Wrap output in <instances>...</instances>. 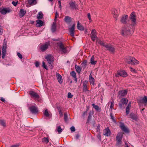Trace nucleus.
Masks as SVG:
<instances>
[{
    "instance_id": "nucleus-18",
    "label": "nucleus",
    "mask_w": 147,
    "mask_h": 147,
    "mask_svg": "<svg viewBox=\"0 0 147 147\" xmlns=\"http://www.w3.org/2000/svg\"><path fill=\"white\" fill-rule=\"evenodd\" d=\"M72 18L68 16H65L64 18V21L67 24H70L72 21Z\"/></svg>"
},
{
    "instance_id": "nucleus-10",
    "label": "nucleus",
    "mask_w": 147,
    "mask_h": 147,
    "mask_svg": "<svg viewBox=\"0 0 147 147\" xmlns=\"http://www.w3.org/2000/svg\"><path fill=\"white\" fill-rule=\"evenodd\" d=\"M119 76L123 77H125L127 76V74L125 71L121 70L120 71H118L117 74L115 75L116 77H119Z\"/></svg>"
},
{
    "instance_id": "nucleus-34",
    "label": "nucleus",
    "mask_w": 147,
    "mask_h": 147,
    "mask_svg": "<svg viewBox=\"0 0 147 147\" xmlns=\"http://www.w3.org/2000/svg\"><path fill=\"white\" fill-rule=\"evenodd\" d=\"M94 58L93 56H92L90 59V63L92 65H95L96 63V61H94Z\"/></svg>"
},
{
    "instance_id": "nucleus-45",
    "label": "nucleus",
    "mask_w": 147,
    "mask_h": 147,
    "mask_svg": "<svg viewBox=\"0 0 147 147\" xmlns=\"http://www.w3.org/2000/svg\"><path fill=\"white\" fill-rule=\"evenodd\" d=\"M64 119L65 122L68 121V117L67 113H65L64 115Z\"/></svg>"
},
{
    "instance_id": "nucleus-23",
    "label": "nucleus",
    "mask_w": 147,
    "mask_h": 147,
    "mask_svg": "<svg viewBox=\"0 0 147 147\" xmlns=\"http://www.w3.org/2000/svg\"><path fill=\"white\" fill-rule=\"evenodd\" d=\"M51 30L53 33L55 32L56 30V23L54 22L52 24L51 28Z\"/></svg>"
},
{
    "instance_id": "nucleus-26",
    "label": "nucleus",
    "mask_w": 147,
    "mask_h": 147,
    "mask_svg": "<svg viewBox=\"0 0 147 147\" xmlns=\"http://www.w3.org/2000/svg\"><path fill=\"white\" fill-rule=\"evenodd\" d=\"M26 13V10L24 9H20L19 15L21 17H22L24 16Z\"/></svg>"
},
{
    "instance_id": "nucleus-44",
    "label": "nucleus",
    "mask_w": 147,
    "mask_h": 147,
    "mask_svg": "<svg viewBox=\"0 0 147 147\" xmlns=\"http://www.w3.org/2000/svg\"><path fill=\"white\" fill-rule=\"evenodd\" d=\"M57 129L59 134H61L62 132V129L61 128V126H59Z\"/></svg>"
},
{
    "instance_id": "nucleus-48",
    "label": "nucleus",
    "mask_w": 147,
    "mask_h": 147,
    "mask_svg": "<svg viewBox=\"0 0 147 147\" xmlns=\"http://www.w3.org/2000/svg\"><path fill=\"white\" fill-rule=\"evenodd\" d=\"M42 67L46 70H48L47 65L45 64V63L43 61L42 62Z\"/></svg>"
},
{
    "instance_id": "nucleus-55",
    "label": "nucleus",
    "mask_w": 147,
    "mask_h": 147,
    "mask_svg": "<svg viewBox=\"0 0 147 147\" xmlns=\"http://www.w3.org/2000/svg\"><path fill=\"white\" fill-rule=\"evenodd\" d=\"M17 55L20 59H21L22 58V55L20 53H18Z\"/></svg>"
},
{
    "instance_id": "nucleus-53",
    "label": "nucleus",
    "mask_w": 147,
    "mask_h": 147,
    "mask_svg": "<svg viewBox=\"0 0 147 147\" xmlns=\"http://www.w3.org/2000/svg\"><path fill=\"white\" fill-rule=\"evenodd\" d=\"M129 68H130V71L131 72H133L135 73H137L136 70H135V69H134L133 68H132V67H130Z\"/></svg>"
},
{
    "instance_id": "nucleus-56",
    "label": "nucleus",
    "mask_w": 147,
    "mask_h": 147,
    "mask_svg": "<svg viewBox=\"0 0 147 147\" xmlns=\"http://www.w3.org/2000/svg\"><path fill=\"white\" fill-rule=\"evenodd\" d=\"M100 124H98L97 126V131H100Z\"/></svg>"
},
{
    "instance_id": "nucleus-38",
    "label": "nucleus",
    "mask_w": 147,
    "mask_h": 147,
    "mask_svg": "<svg viewBox=\"0 0 147 147\" xmlns=\"http://www.w3.org/2000/svg\"><path fill=\"white\" fill-rule=\"evenodd\" d=\"M57 45H58L60 49H61V48H62L63 47H65L63 43L61 41L59 42V43L57 44Z\"/></svg>"
},
{
    "instance_id": "nucleus-37",
    "label": "nucleus",
    "mask_w": 147,
    "mask_h": 147,
    "mask_svg": "<svg viewBox=\"0 0 147 147\" xmlns=\"http://www.w3.org/2000/svg\"><path fill=\"white\" fill-rule=\"evenodd\" d=\"M43 14L41 12H40L38 13L37 16V18L38 19H41L43 17Z\"/></svg>"
},
{
    "instance_id": "nucleus-52",
    "label": "nucleus",
    "mask_w": 147,
    "mask_h": 147,
    "mask_svg": "<svg viewBox=\"0 0 147 147\" xmlns=\"http://www.w3.org/2000/svg\"><path fill=\"white\" fill-rule=\"evenodd\" d=\"M73 96L72 94H71V93L70 92H68V93L67 95V98H71Z\"/></svg>"
},
{
    "instance_id": "nucleus-21",
    "label": "nucleus",
    "mask_w": 147,
    "mask_h": 147,
    "mask_svg": "<svg viewBox=\"0 0 147 147\" xmlns=\"http://www.w3.org/2000/svg\"><path fill=\"white\" fill-rule=\"evenodd\" d=\"M48 48V45L47 44H46L42 45L40 48L42 52H44Z\"/></svg>"
},
{
    "instance_id": "nucleus-40",
    "label": "nucleus",
    "mask_w": 147,
    "mask_h": 147,
    "mask_svg": "<svg viewBox=\"0 0 147 147\" xmlns=\"http://www.w3.org/2000/svg\"><path fill=\"white\" fill-rule=\"evenodd\" d=\"M110 116L111 117V118L112 119V121L116 123V121L114 119V117L113 116L112 113H110Z\"/></svg>"
},
{
    "instance_id": "nucleus-54",
    "label": "nucleus",
    "mask_w": 147,
    "mask_h": 147,
    "mask_svg": "<svg viewBox=\"0 0 147 147\" xmlns=\"http://www.w3.org/2000/svg\"><path fill=\"white\" fill-rule=\"evenodd\" d=\"M70 129L71 131L72 132H74L76 130V129L74 126L71 127L70 128Z\"/></svg>"
},
{
    "instance_id": "nucleus-28",
    "label": "nucleus",
    "mask_w": 147,
    "mask_h": 147,
    "mask_svg": "<svg viewBox=\"0 0 147 147\" xmlns=\"http://www.w3.org/2000/svg\"><path fill=\"white\" fill-rule=\"evenodd\" d=\"M77 28L80 30H84V27L80 24L79 21L78 22L77 25Z\"/></svg>"
},
{
    "instance_id": "nucleus-14",
    "label": "nucleus",
    "mask_w": 147,
    "mask_h": 147,
    "mask_svg": "<svg viewBox=\"0 0 147 147\" xmlns=\"http://www.w3.org/2000/svg\"><path fill=\"white\" fill-rule=\"evenodd\" d=\"M130 118L132 120L137 121L138 119V116L137 114L134 113H131L129 115Z\"/></svg>"
},
{
    "instance_id": "nucleus-62",
    "label": "nucleus",
    "mask_w": 147,
    "mask_h": 147,
    "mask_svg": "<svg viewBox=\"0 0 147 147\" xmlns=\"http://www.w3.org/2000/svg\"><path fill=\"white\" fill-rule=\"evenodd\" d=\"M87 15H88V17L89 20H91V18L90 14V13H88V14Z\"/></svg>"
},
{
    "instance_id": "nucleus-32",
    "label": "nucleus",
    "mask_w": 147,
    "mask_h": 147,
    "mask_svg": "<svg viewBox=\"0 0 147 147\" xmlns=\"http://www.w3.org/2000/svg\"><path fill=\"white\" fill-rule=\"evenodd\" d=\"M60 51L61 54H65L67 52V48L65 47L60 49Z\"/></svg>"
},
{
    "instance_id": "nucleus-9",
    "label": "nucleus",
    "mask_w": 147,
    "mask_h": 147,
    "mask_svg": "<svg viewBox=\"0 0 147 147\" xmlns=\"http://www.w3.org/2000/svg\"><path fill=\"white\" fill-rule=\"evenodd\" d=\"M45 59L47 60L49 65L52 66L54 61L53 56L51 55H49L45 57Z\"/></svg>"
},
{
    "instance_id": "nucleus-46",
    "label": "nucleus",
    "mask_w": 147,
    "mask_h": 147,
    "mask_svg": "<svg viewBox=\"0 0 147 147\" xmlns=\"http://www.w3.org/2000/svg\"><path fill=\"white\" fill-rule=\"evenodd\" d=\"M70 75L73 78H76V73L74 71H72L70 73Z\"/></svg>"
},
{
    "instance_id": "nucleus-47",
    "label": "nucleus",
    "mask_w": 147,
    "mask_h": 147,
    "mask_svg": "<svg viewBox=\"0 0 147 147\" xmlns=\"http://www.w3.org/2000/svg\"><path fill=\"white\" fill-rule=\"evenodd\" d=\"M0 124L1 125L3 126H6L5 122L3 120H0Z\"/></svg>"
},
{
    "instance_id": "nucleus-11",
    "label": "nucleus",
    "mask_w": 147,
    "mask_h": 147,
    "mask_svg": "<svg viewBox=\"0 0 147 147\" xmlns=\"http://www.w3.org/2000/svg\"><path fill=\"white\" fill-rule=\"evenodd\" d=\"M29 93L31 97L37 99H38L39 98V96L38 94L33 91H30L29 92Z\"/></svg>"
},
{
    "instance_id": "nucleus-42",
    "label": "nucleus",
    "mask_w": 147,
    "mask_h": 147,
    "mask_svg": "<svg viewBox=\"0 0 147 147\" xmlns=\"http://www.w3.org/2000/svg\"><path fill=\"white\" fill-rule=\"evenodd\" d=\"M44 115L47 117H49V114L48 111V110L46 109L44 112Z\"/></svg>"
},
{
    "instance_id": "nucleus-7",
    "label": "nucleus",
    "mask_w": 147,
    "mask_h": 147,
    "mask_svg": "<svg viewBox=\"0 0 147 147\" xmlns=\"http://www.w3.org/2000/svg\"><path fill=\"white\" fill-rule=\"evenodd\" d=\"M128 102V100L126 98H122L120 100L119 104V107L121 109L124 107V105H126Z\"/></svg>"
},
{
    "instance_id": "nucleus-41",
    "label": "nucleus",
    "mask_w": 147,
    "mask_h": 147,
    "mask_svg": "<svg viewBox=\"0 0 147 147\" xmlns=\"http://www.w3.org/2000/svg\"><path fill=\"white\" fill-rule=\"evenodd\" d=\"M42 142L47 143L49 142V139L48 138L45 137L42 139Z\"/></svg>"
},
{
    "instance_id": "nucleus-5",
    "label": "nucleus",
    "mask_w": 147,
    "mask_h": 147,
    "mask_svg": "<svg viewBox=\"0 0 147 147\" xmlns=\"http://www.w3.org/2000/svg\"><path fill=\"white\" fill-rule=\"evenodd\" d=\"M29 104L27 105V107H28V109L29 110L30 112L33 114H36L38 112V110L37 106L35 104L34 105L29 106Z\"/></svg>"
},
{
    "instance_id": "nucleus-31",
    "label": "nucleus",
    "mask_w": 147,
    "mask_h": 147,
    "mask_svg": "<svg viewBox=\"0 0 147 147\" xmlns=\"http://www.w3.org/2000/svg\"><path fill=\"white\" fill-rule=\"evenodd\" d=\"M92 106L98 112H100V108H99V106L96 105H95L94 103L92 104Z\"/></svg>"
},
{
    "instance_id": "nucleus-30",
    "label": "nucleus",
    "mask_w": 147,
    "mask_h": 147,
    "mask_svg": "<svg viewBox=\"0 0 147 147\" xmlns=\"http://www.w3.org/2000/svg\"><path fill=\"white\" fill-rule=\"evenodd\" d=\"M71 9H76L77 7L74 3L73 2L69 3Z\"/></svg>"
},
{
    "instance_id": "nucleus-6",
    "label": "nucleus",
    "mask_w": 147,
    "mask_h": 147,
    "mask_svg": "<svg viewBox=\"0 0 147 147\" xmlns=\"http://www.w3.org/2000/svg\"><path fill=\"white\" fill-rule=\"evenodd\" d=\"M3 45L2 47V58L4 59L6 53V49L7 48V41L5 39L3 40Z\"/></svg>"
},
{
    "instance_id": "nucleus-17",
    "label": "nucleus",
    "mask_w": 147,
    "mask_h": 147,
    "mask_svg": "<svg viewBox=\"0 0 147 147\" xmlns=\"http://www.w3.org/2000/svg\"><path fill=\"white\" fill-rule=\"evenodd\" d=\"M128 17L127 15H124L122 16L121 17L120 22L122 23L123 24H126L127 23L126 20H127Z\"/></svg>"
},
{
    "instance_id": "nucleus-43",
    "label": "nucleus",
    "mask_w": 147,
    "mask_h": 147,
    "mask_svg": "<svg viewBox=\"0 0 147 147\" xmlns=\"http://www.w3.org/2000/svg\"><path fill=\"white\" fill-rule=\"evenodd\" d=\"M143 103L146 104L147 103V96H145L142 99Z\"/></svg>"
},
{
    "instance_id": "nucleus-36",
    "label": "nucleus",
    "mask_w": 147,
    "mask_h": 147,
    "mask_svg": "<svg viewBox=\"0 0 147 147\" xmlns=\"http://www.w3.org/2000/svg\"><path fill=\"white\" fill-rule=\"evenodd\" d=\"M96 41L101 45L105 47V46H106V45L105 44V43L103 41H101L100 40L98 39H97Z\"/></svg>"
},
{
    "instance_id": "nucleus-64",
    "label": "nucleus",
    "mask_w": 147,
    "mask_h": 147,
    "mask_svg": "<svg viewBox=\"0 0 147 147\" xmlns=\"http://www.w3.org/2000/svg\"><path fill=\"white\" fill-rule=\"evenodd\" d=\"M59 14L58 13L57 11L56 12H55V18H56V19H57V17L59 16Z\"/></svg>"
},
{
    "instance_id": "nucleus-8",
    "label": "nucleus",
    "mask_w": 147,
    "mask_h": 147,
    "mask_svg": "<svg viewBox=\"0 0 147 147\" xmlns=\"http://www.w3.org/2000/svg\"><path fill=\"white\" fill-rule=\"evenodd\" d=\"M11 11V9L9 7H1L0 8V12L3 15L6 14L7 13H9Z\"/></svg>"
},
{
    "instance_id": "nucleus-39",
    "label": "nucleus",
    "mask_w": 147,
    "mask_h": 147,
    "mask_svg": "<svg viewBox=\"0 0 147 147\" xmlns=\"http://www.w3.org/2000/svg\"><path fill=\"white\" fill-rule=\"evenodd\" d=\"M36 0H28V3L30 4H33L34 3V4L36 3Z\"/></svg>"
},
{
    "instance_id": "nucleus-4",
    "label": "nucleus",
    "mask_w": 147,
    "mask_h": 147,
    "mask_svg": "<svg viewBox=\"0 0 147 147\" xmlns=\"http://www.w3.org/2000/svg\"><path fill=\"white\" fill-rule=\"evenodd\" d=\"M126 62L129 64H131L135 65L139 63V62L134 58L129 56L127 59Z\"/></svg>"
},
{
    "instance_id": "nucleus-58",
    "label": "nucleus",
    "mask_w": 147,
    "mask_h": 147,
    "mask_svg": "<svg viewBox=\"0 0 147 147\" xmlns=\"http://www.w3.org/2000/svg\"><path fill=\"white\" fill-rule=\"evenodd\" d=\"M35 64V66L36 67H38L39 65V63L38 61H37L36 62Z\"/></svg>"
},
{
    "instance_id": "nucleus-63",
    "label": "nucleus",
    "mask_w": 147,
    "mask_h": 147,
    "mask_svg": "<svg viewBox=\"0 0 147 147\" xmlns=\"http://www.w3.org/2000/svg\"><path fill=\"white\" fill-rule=\"evenodd\" d=\"M19 146V145L18 144H16L12 145L10 147H18Z\"/></svg>"
},
{
    "instance_id": "nucleus-12",
    "label": "nucleus",
    "mask_w": 147,
    "mask_h": 147,
    "mask_svg": "<svg viewBox=\"0 0 147 147\" xmlns=\"http://www.w3.org/2000/svg\"><path fill=\"white\" fill-rule=\"evenodd\" d=\"M90 37L92 40L94 41L97 37L96 32V30L94 29H93L92 30L90 34Z\"/></svg>"
},
{
    "instance_id": "nucleus-3",
    "label": "nucleus",
    "mask_w": 147,
    "mask_h": 147,
    "mask_svg": "<svg viewBox=\"0 0 147 147\" xmlns=\"http://www.w3.org/2000/svg\"><path fill=\"white\" fill-rule=\"evenodd\" d=\"M129 20H131V24L129 26H134L136 23V15L134 12H132L129 17Z\"/></svg>"
},
{
    "instance_id": "nucleus-33",
    "label": "nucleus",
    "mask_w": 147,
    "mask_h": 147,
    "mask_svg": "<svg viewBox=\"0 0 147 147\" xmlns=\"http://www.w3.org/2000/svg\"><path fill=\"white\" fill-rule=\"evenodd\" d=\"M75 68L76 71L79 74L80 73L81 71V68L80 67L77 65H75Z\"/></svg>"
},
{
    "instance_id": "nucleus-25",
    "label": "nucleus",
    "mask_w": 147,
    "mask_h": 147,
    "mask_svg": "<svg viewBox=\"0 0 147 147\" xmlns=\"http://www.w3.org/2000/svg\"><path fill=\"white\" fill-rule=\"evenodd\" d=\"M56 75L58 82L60 84H61L62 83L63 81L61 76L58 73H56Z\"/></svg>"
},
{
    "instance_id": "nucleus-61",
    "label": "nucleus",
    "mask_w": 147,
    "mask_h": 147,
    "mask_svg": "<svg viewBox=\"0 0 147 147\" xmlns=\"http://www.w3.org/2000/svg\"><path fill=\"white\" fill-rule=\"evenodd\" d=\"M0 100L2 102H4L5 103V99L2 97H1L0 99Z\"/></svg>"
},
{
    "instance_id": "nucleus-57",
    "label": "nucleus",
    "mask_w": 147,
    "mask_h": 147,
    "mask_svg": "<svg viewBox=\"0 0 147 147\" xmlns=\"http://www.w3.org/2000/svg\"><path fill=\"white\" fill-rule=\"evenodd\" d=\"M18 3V1L16 2L14 1H13L12 2V3L13 5L16 6L17 4Z\"/></svg>"
},
{
    "instance_id": "nucleus-49",
    "label": "nucleus",
    "mask_w": 147,
    "mask_h": 147,
    "mask_svg": "<svg viewBox=\"0 0 147 147\" xmlns=\"http://www.w3.org/2000/svg\"><path fill=\"white\" fill-rule=\"evenodd\" d=\"M130 107H127L126 109V115H128L129 112Z\"/></svg>"
},
{
    "instance_id": "nucleus-19",
    "label": "nucleus",
    "mask_w": 147,
    "mask_h": 147,
    "mask_svg": "<svg viewBox=\"0 0 147 147\" xmlns=\"http://www.w3.org/2000/svg\"><path fill=\"white\" fill-rule=\"evenodd\" d=\"M92 113L91 111H90L88 113V117L86 124H89V123L91 122V120L92 117Z\"/></svg>"
},
{
    "instance_id": "nucleus-27",
    "label": "nucleus",
    "mask_w": 147,
    "mask_h": 147,
    "mask_svg": "<svg viewBox=\"0 0 147 147\" xmlns=\"http://www.w3.org/2000/svg\"><path fill=\"white\" fill-rule=\"evenodd\" d=\"M87 61L86 60H84L81 63L82 67L83 68V69H85L87 65Z\"/></svg>"
},
{
    "instance_id": "nucleus-2",
    "label": "nucleus",
    "mask_w": 147,
    "mask_h": 147,
    "mask_svg": "<svg viewBox=\"0 0 147 147\" xmlns=\"http://www.w3.org/2000/svg\"><path fill=\"white\" fill-rule=\"evenodd\" d=\"M123 136V133L122 132L119 133L116 137L117 142L115 146L117 147H120L122 144V138Z\"/></svg>"
},
{
    "instance_id": "nucleus-15",
    "label": "nucleus",
    "mask_w": 147,
    "mask_h": 147,
    "mask_svg": "<svg viewBox=\"0 0 147 147\" xmlns=\"http://www.w3.org/2000/svg\"><path fill=\"white\" fill-rule=\"evenodd\" d=\"M105 47L107 50L109 51L111 53H114L115 52V49L111 45H106Z\"/></svg>"
},
{
    "instance_id": "nucleus-35",
    "label": "nucleus",
    "mask_w": 147,
    "mask_h": 147,
    "mask_svg": "<svg viewBox=\"0 0 147 147\" xmlns=\"http://www.w3.org/2000/svg\"><path fill=\"white\" fill-rule=\"evenodd\" d=\"M117 10L115 9H114L112 11V13L113 14L114 17L115 18L116 20H117L118 17V15L116 14L117 12Z\"/></svg>"
},
{
    "instance_id": "nucleus-24",
    "label": "nucleus",
    "mask_w": 147,
    "mask_h": 147,
    "mask_svg": "<svg viewBox=\"0 0 147 147\" xmlns=\"http://www.w3.org/2000/svg\"><path fill=\"white\" fill-rule=\"evenodd\" d=\"M127 93V91L126 90H122L119 92V95L122 96H124L126 95Z\"/></svg>"
},
{
    "instance_id": "nucleus-22",
    "label": "nucleus",
    "mask_w": 147,
    "mask_h": 147,
    "mask_svg": "<svg viewBox=\"0 0 147 147\" xmlns=\"http://www.w3.org/2000/svg\"><path fill=\"white\" fill-rule=\"evenodd\" d=\"M36 22L37 24H36V26L37 27H39L43 25L44 22L41 20H36Z\"/></svg>"
},
{
    "instance_id": "nucleus-20",
    "label": "nucleus",
    "mask_w": 147,
    "mask_h": 147,
    "mask_svg": "<svg viewBox=\"0 0 147 147\" xmlns=\"http://www.w3.org/2000/svg\"><path fill=\"white\" fill-rule=\"evenodd\" d=\"M103 134L107 136H109L111 134V133L109 128L108 127L105 129L104 131Z\"/></svg>"
},
{
    "instance_id": "nucleus-29",
    "label": "nucleus",
    "mask_w": 147,
    "mask_h": 147,
    "mask_svg": "<svg viewBox=\"0 0 147 147\" xmlns=\"http://www.w3.org/2000/svg\"><path fill=\"white\" fill-rule=\"evenodd\" d=\"M87 82L86 81H85L83 83V91L84 92H86L88 91L87 89Z\"/></svg>"
},
{
    "instance_id": "nucleus-13",
    "label": "nucleus",
    "mask_w": 147,
    "mask_h": 147,
    "mask_svg": "<svg viewBox=\"0 0 147 147\" xmlns=\"http://www.w3.org/2000/svg\"><path fill=\"white\" fill-rule=\"evenodd\" d=\"M75 24H74L71 27L69 28V34L72 36H74Z\"/></svg>"
},
{
    "instance_id": "nucleus-60",
    "label": "nucleus",
    "mask_w": 147,
    "mask_h": 147,
    "mask_svg": "<svg viewBox=\"0 0 147 147\" xmlns=\"http://www.w3.org/2000/svg\"><path fill=\"white\" fill-rule=\"evenodd\" d=\"M138 102L140 103H143L142 99H139L138 101Z\"/></svg>"
},
{
    "instance_id": "nucleus-51",
    "label": "nucleus",
    "mask_w": 147,
    "mask_h": 147,
    "mask_svg": "<svg viewBox=\"0 0 147 147\" xmlns=\"http://www.w3.org/2000/svg\"><path fill=\"white\" fill-rule=\"evenodd\" d=\"M114 105V101H112V102L111 103V105H110V109H111V111H112V109L113 107V106Z\"/></svg>"
},
{
    "instance_id": "nucleus-1",
    "label": "nucleus",
    "mask_w": 147,
    "mask_h": 147,
    "mask_svg": "<svg viewBox=\"0 0 147 147\" xmlns=\"http://www.w3.org/2000/svg\"><path fill=\"white\" fill-rule=\"evenodd\" d=\"M134 32V31L131 30L130 28L127 25L124 26L122 28L121 31V33L122 36H131Z\"/></svg>"
},
{
    "instance_id": "nucleus-59",
    "label": "nucleus",
    "mask_w": 147,
    "mask_h": 147,
    "mask_svg": "<svg viewBox=\"0 0 147 147\" xmlns=\"http://www.w3.org/2000/svg\"><path fill=\"white\" fill-rule=\"evenodd\" d=\"M57 104H58L57 103V106H57V109L58 110V111H61V109L60 106H59Z\"/></svg>"
},
{
    "instance_id": "nucleus-16",
    "label": "nucleus",
    "mask_w": 147,
    "mask_h": 147,
    "mask_svg": "<svg viewBox=\"0 0 147 147\" xmlns=\"http://www.w3.org/2000/svg\"><path fill=\"white\" fill-rule=\"evenodd\" d=\"M119 127L121 129V130L124 132L126 133H128L129 132L128 130L126 127H125L123 123H120Z\"/></svg>"
},
{
    "instance_id": "nucleus-50",
    "label": "nucleus",
    "mask_w": 147,
    "mask_h": 147,
    "mask_svg": "<svg viewBox=\"0 0 147 147\" xmlns=\"http://www.w3.org/2000/svg\"><path fill=\"white\" fill-rule=\"evenodd\" d=\"M90 82L91 84L94 85V78L91 79H90Z\"/></svg>"
}]
</instances>
